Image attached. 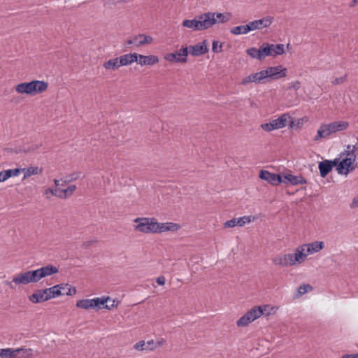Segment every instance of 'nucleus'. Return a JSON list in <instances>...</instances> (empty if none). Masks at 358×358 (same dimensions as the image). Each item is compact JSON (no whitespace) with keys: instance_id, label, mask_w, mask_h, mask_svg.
Returning a JSON list of instances; mask_svg holds the SVG:
<instances>
[{"instance_id":"obj_60","label":"nucleus","mask_w":358,"mask_h":358,"mask_svg":"<svg viewBox=\"0 0 358 358\" xmlns=\"http://www.w3.org/2000/svg\"><path fill=\"white\" fill-rule=\"evenodd\" d=\"M207 41L206 40H204L203 41H202L201 43H199L198 45H207Z\"/></svg>"},{"instance_id":"obj_31","label":"nucleus","mask_w":358,"mask_h":358,"mask_svg":"<svg viewBox=\"0 0 358 358\" xmlns=\"http://www.w3.org/2000/svg\"><path fill=\"white\" fill-rule=\"evenodd\" d=\"M285 46H265L268 50V56L275 57L285 52Z\"/></svg>"},{"instance_id":"obj_40","label":"nucleus","mask_w":358,"mask_h":358,"mask_svg":"<svg viewBox=\"0 0 358 358\" xmlns=\"http://www.w3.org/2000/svg\"><path fill=\"white\" fill-rule=\"evenodd\" d=\"M45 193L46 194L50 193L51 194H52L53 196H57L58 198H60V199H62V189H52V188H48L45 190Z\"/></svg>"},{"instance_id":"obj_16","label":"nucleus","mask_w":358,"mask_h":358,"mask_svg":"<svg viewBox=\"0 0 358 358\" xmlns=\"http://www.w3.org/2000/svg\"><path fill=\"white\" fill-rule=\"evenodd\" d=\"M153 38L150 36L138 34L131 37L127 41V45H145L152 43Z\"/></svg>"},{"instance_id":"obj_63","label":"nucleus","mask_w":358,"mask_h":358,"mask_svg":"<svg viewBox=\"0 0 358 358\" xmlns=\"http://www.w3.org/2000/svg\"><path fill=\"white\" fill-rule=\"evenodd\" d=\"M262 45H270V44H269V43H264Z\"/></svg>"},{"instance_id":"obj_19","label":"nucleus","mask_w":358,"mask_h":358,"mask_svg":"<svg viewBox=\"0 0 358 358\" xmlns=\"http://www.w3.org/2000/svg\"><path fill=\"white\" fill-rule=\"evenodd\" d=\"M282 182L286 184L289 183L293 185H296L306 184L307 181L301 176H294L292 174H287L285 175L283 178H282Z\"/></svg>"},{"instance_id":"obj_58","label":"nucleus","mask_w":358,"mask_h":358,"mask_svg":"<svg viewBox=\"0 0 358 358\" xmlns=\"http://www.w3.org/2000/svg\"><path fill=\"white\" fill-rule=\"evenodd\" d=\"M341 358H355V354L354 355L346 354V355H343Z\"/></svg>"},{"instance_id":"obj_7","label":"nucleus","mask_w":358,"mask_h":358,"mask_svg":"<svg viewBox=\"0 0 358 358\" xmlns=\"http://www.w3.org/2000/svg\"><path fill=\"white\" fill-rule=\"evenodd\" d=\"M108 299L109 297H97L91 299H80L77 301L76 306L78 308L85 310L90 308H109L108 306L106 304Z\"/></svg>"},{"instance_id":"obj_5","label":"nucleus","mask_w":358,"mask_h":358,"mask_svg":"<svg viewBox=\"0 0 358 358\" xmlns=\"http://www.w3.org/2000/svg\"><path fill=\"white\" fill-rule=\"evenodd\" d=\"M213 23L214 21L211 15L204 13L192 20H185L182 22V25L192 31H201L212 27Z\"/></svg>"},{"instance_id":"obj_48","label":"nucleus","mask_w":358,"mask_h":358,"mask_svg":"<svg viewBox=\"0 0 358 358\" xmlns=\"http://www.w3.org/2000/svg\"><path fill=\"white\" fill-rule=\"evenodd\" d=\"M165 278L164 276H159L157 278V282L159 285H164L165 284Z\"/></svg>"},{"instance_id":"obj_10","label":"nucleus","mask_w":358,"mask_h":358,"mask_svg":"<svg viewBox=\"0 0 358 358\" xmlns=\"http://www.w3.org/2000/svg\"><path fill=\"white\" fill-rule=\"evenodd\" d=\"M261 310L257 309L256 307L252 308L251 310L245 313L239 320L237 321L238 327H245L256 319L260 317Z\"/></svg>"},{"instance_id":"obj_61","label":"nucleus","mask_w":358,"mask_h":358,"mask_svg":"<svg viewBox=\"0 0 358 358\" xmlns=\"http://www.w3.org/2000/svg\"><path fill=\"white\" fill-rule=\"evenodd\" d=\"M212 45H218V42L216 41H213Z\"/></svg>"},{"instance_id":"obj_49","label":"nucleus","mask_w":358,"mask_h":358,"mask_svg":"<svg viewBox=\"0 0 358 358\" xmlns=\"http://www.w3.org/2000/svg\"><path fill=\"white\" fill-rule=\"evenodd\" d=\"M8 179L7 177H6V170L0 171V182H4Z\"/></svg>"},{"instance_id":"obj_14","label":"nucleus","mask_w":358,"mask_h":358,"mask_svg":"<svg viewBox=\"0 0 358 358\" xmlns=\"http://www.w3.org/2000/svg\"><path fill=\"white\" fill-rule=\"evenodd\" d=\"M259 178L273 185H277L282 182V177L279 174L273 173L265 170L260 171Z\"/></svg>"},{"instance_id":"obj_59","label":"nucleus","mask_w":358,"mask_h":358,"mask_svg":"<svg viewBox=\"0 0 358 358\" xmlns=\"http://www.w3.org/2000/svg\"><path fill=\"white\" fill-rule=\"evenodd\" d=\"M300 87V83L299 82H296L294 85L293 88L297 90Z\"/></svg>"},{"instance_id":"obj_35","label":"nucleus","mask_w":358,"mask_h":358,"mask_svg":"<svg viewBox=\"0 0 358 358\" xmlns=\"http://www.w3.org/2000/svg\"><path fill=\"white\" fill-rule=\"evenodd\" d=\"M19 350V358H31L33 356V350L31 348H17Z\"/></svg>"},{"instance_id":"obj_57","label":"nucleus","mask_w":358,"mask_h":358,"mask_svg":"<svg viewBox=\"0 0 358 358\" xmlns=\"http://www.w3.org/2000/svg\"><path fill=\"white\" fill-rule=\"evenodd\" d=\"M54 182H55V185H56V186H59V185H64V183H65L66 182H64V183H62V184H61V183H60V180H58V179H55V180H54Z\"/></svg>"},{"instance_id":"obj_42","label":"nucleus","mask_w":358,"mask_h":358,"mask_svg":"<svg viewBox=\"0 0 358 358\" xmlns=\"http://www.w3.org/2000/svg\"><path fill=\"white\" fill-rule=\"evenodd\" d=\"M134 348L136 350H138V351L147 350L145 342L144 341H141L136 343L134 345Z\"/></svg>"},{"instance_id":"obj_27","label":"nucleus","mask_w":358,"mask_h":358,"mask_svg":"<svg viewBox=\"0 0 358 358\" xmlns=\"http://www.w3.org/2000/svg\"><path fill=\"white\" fill-rule=\"evenodd\" d=\"M121 66L131 64V63L137 61V53L126 54L121 56L120 58Z\"/></svg>"},{"instance_id":"obj_43","label":"nucleus","mask_w":358,"mask_h":358,"mask_svg":"<svg viewBox=\"0 0 358 358\" xmlns=\"http://www.w3.org/2000/svg\"><path fill=\"white\" fill-rule=\"evenodd\" d=\"M56 286H58L59 287V288H58L59 292V296H62V295H65V293L67 291L69 285L61 283V284L57 285Z\"/></svg>"},{"instance_id":"obj_15","label":"nucleus","mask_w":358,"mask_h":358,"mask_svg":"<svg viewBox=\"0 0 358 358\" xmlns=\"http://www.w3.org/2000/svg\"><path fill=\"white\" fill-rule=\"evenodd\" d=\"M273 22V18L265 17L259 20H253L248 23L250 31L255 29H260L269 27Z\"/></svg>"},{"instance_id":"obj_29","label":"nucleus","mask_w":358,"mask_h":358,"mask_svg":"<svg viewBox=\"0 0 358 358\" xmlns=\"http://www.w3.org/2000/svg\"><path fill=\"white\" fill-rule=\"evenodd\" d=\"M257 309H259L261 310L260 317L263 315H270L272 314H274L277 308L268 304L263 305V306H259L256 307Z\"/></svg>"},{"instance_id":"obj_45","label":"nucleus","mask_w":358,"mask_h":358,"mask_svg":"<svg viewBox=\"0 0 358 358\" xmlns=\"http://www.w3.org/2000/svg\"><path fill=\"white\" fill-rule=\"evenodd\" d=\"M286 255L288 258L289 262L290 264V266H294L296 265V260L294 259V253H287Z\"/></svg>"},{"instance_id":"obj_30","label":"nucleus","mask_w":358,"mask_h":358,"mask_svg":"<svg viewBox=\"0 0 358 358\" xmlns=\"http://www.w3.org/2000/svg\"><path fill=\"white\" fill-rule=\"evenodd\" d=\"M119 62L120 59L116 57L104 62L103 66L106 70H115L121 66L120 63Z\"/></svg>"},{"instance_id":"obj_64","label":"nucleus","mask_w":358,"mask_h":358,"mask_svg":"<svg viewBox=\"0 0 358 358\" xmlns=\"http://www.w3.org/2000/svg\"><path fill=\"white\" fill-rule=\"evenodd\" d=\"M357 348H358V344H357Z\"/></svg>"},{"instance_id":"obj_12","label":"nucleus","mask_w":358,"mask_h":358,"mask_svg":"<svg viewBox=\"0 0 358 358\" xmlns=\"http://www.w3.org/2000/svg\"><path fill=\"white\" fill-rule=\"evenodd\" d=\"M262 70L252 73L242 79L241 81V85L245 87L248 86L250 84L255 83V84H259V83H265L264 77L263 75Z\"/></svg>"},{"instance_id":"obj_9","label":"nucleus","mask_w":358,"mask_h":358,"mask_svg":"<svg viewBox=\"0 0 358 358\" xmlns=\"http://www.w3.org/2000/svg\"><path fill=\"white\" fill-rule=\"evenodd\" d=\"M289 117H290L288 113H284L279 116L277 119L273 120L267 123L262 124L261 128L267 132L284 128L286 127L287 120Z\"/></svg>"},{"instance_id":"obj_22","label":"nucleus","mask_w":358,"mask_h":358,"mask_svg":"<svg viewBox=\"0 0 358 358\" xmlns=\"http://www.w3.org/2000/svg\"><path fill=\"white\" fill-rule=\"evenodd\" d=\"M206 14H210L211 16L213 15V25L216 23H224L231 20L232 17V15L231 13H213V12H207Z\"/></svg>"},{"instance_id":"obj_13","label":"nucleus","mask_w":358,"mask_h":358,"mask_svg":"<svg viewBox=\"0 0 358 358\" xmlns=\"http://www.w3.org/2000/svg\"><path fill=\"white\" fill-rule=\"evenodd\" d=\"M337 164L338 158H336L334 160L325 159L319 162L318 169L320 170L321 177L324 178L332 170L333 167L336 166Z\"/></svg>"},{"instance_id":"obj_50","label":"nucleus","mask_w":358,"mask_h":358,"mask_svg":"<svg viewBox=\"0 0 358 358\" xmlns=\"http://www.w3.org/2000/svg\"><path fill=\"white\" fill-rule=\"evenodd\" d=\"M283 257V263H284V267L290 266V264L289 262L288 258L286 255V254L282 255Z\"/></svg>"},{"instance_id":"obj_17","label":"nucleus","mask_w":358,"mask_h":358,"mask_svg":"<svg viewBox=\"0 0 358 358\" xmlns=\"http://www.w3.org/2000/svg\"><path fill=\"white\" fill-rule=\"evenodd\" d=\"M136 62L141 66H152L159 62V58L155 55H142L137 54Z\"/></svg>"},{"instance_id":"obj_56","label":"nucleus","mask_w":358,"mask_h":358,"mask_svg":"<svg viewBox=\"0 0 358 358\" xmlns=\"http://www.w3.org/2000/svg\"><path fill=\"white\" fill-rule=\"evenodd\" d=\"M41 146V145H35L34 146H33L31 148L29 149L28 151H34V150H36L37 149H38Z\"/></svg>"},{"instance_id":"obj_26","label":"nucleus","mask_w":358,"mask_h":358,"mask_svg":"<svg viewBox=\"0 0 358 358\" xmlns=\"http://www.w3.org/2000/svg\"><path fill=\"white\" fill-rule=\"evenodd\" d=\"M40 273L41 274L42 278L50 276L52 274H55L58 273V268L51 264L46 265L45 266L39 268Z\"/></svg>"},{"instance_id":"obj_36","label":"nucleus","mask_w":358,"mask_h":358,"mask_svg":"<svg viewBox=\"0 0 358 358\" xmlns=\"http://www.w3.org/2000/svg\"><path fill=\"white\" fill-rule=\"evenodd\" d=\"M76 186L75 185H69L67 188L62 189V199H66L73 194L76 190Z\"/></svg>"},{"instance_id":"obj_55","label":"nucleus","mask_w":358,"mask_h":358,"mask_svg":"<svg viewBox=\"0 0 358 358\" xmlns=\"http://www.w3.org/2000/svg\"><path fill=\"white\" fill-rule=\"evenodd\" d=\"M95 242H96V240L91 241L84 242L83 243V246L86 248V247L89 246L91 243H95Z\"/></svg>"},{"instance_id":"obj_28","label":"nucleus","mask_w":358,"mask_h":358,"mask_svg":"<svg viewBox=\"0 0 358 358\" xmlns=\"http://www.w3.org/2000/svg\"><path fill=\"white\" fill-rule=\"evenodd\" d=\"M22 172L24 173L23 178L25 179L34 175H38L42 173V169L38 166H29L27 168L22 169Z\"/></svg>"},{"instance_id":"obj_34","label":"nucleus","mask_w":358,"mask_h":358,"mask_svg":"<svg viewBox=\"0 0 358 358\" xmlns=\"http://www.w3.org/2000/svg\"><path fill=\"white\" fill-rule=\"evenodd\" d=\"M236 226L243 227V222H241L239 217L233 218L224 223V227L225 228H233Z\"/></svg>"},{"instance_id":"obj_2","label":"nucleus","mask_w":358,"mask_h":358,"mask_svg":"<svg viewBox=\"0 0 358 358\" xmlns=\"http://www.w3.org/2000/svg\"><path fill=\"white\" fill-rule=\"evenodd\" d=\"M358 145H348L345 152L341 154V159L338 158L336 171L338 174L347 176L358 167Z\"/></svg>"},{"instance_id":"obj_39","label":"nucleus","mask_w":358,"mask_h":358,"mask_svg":"<svg viewBox=\"0 0 358 358\" xmlns=\"http://www.w3.org/2000/svg\"><path fill=\"white\" fill-rule=\"evenodd\" d=\"M22 172V169L17 168L14 169L6 170V177L10 178V177L17 176Z\"/></svg>"},{"instance_id":"obj_44","label":"nucleus","mask_w":358,"mask_h":358,"mask_svg":"<svg viewBox=\"0 0 358 358\" xmlns=\"http://www.w3.org/2000/svg\"><path fill=\"white\" fill-rule=\"evenodd\" d=\"M239 218L241 222H243V226L245 225V224H249L251 222L255 221L256 219L255 217L252 216H243L240 217Z\"/></svg>"},{"instance_id":"obj_53","label":"nucleus","mask_w":358,"mask_h":358,"mask_svg":"<svg viewBox=\"0 0 358 358\" xmlns=\"http://www.w3.org/2000/svg\"><path fill=\"white\" fill-rule=\"evenodd\" d=\"M356 6H358V0H352L349 3V7L353 8Z\"/></svg>"},{"instance_id":"obj_24","label":"nucleus","mask_w":358,"mask_h":358,"mask_svg":"<svg viewBox=\"0 0 358 358\" xmlns=\"http://www.w3.org/2000/svg\"><path fill=\"white\" fill-rule=\"evenodd\" d=\"M19 350L12 348H1V358H19Z\"/></svg>"},{"instance_id":"obj_54","label":"nucleus","mask_w":358,"mask_h":358,"mask_svg":"<svg viewBox=\"0 0 358 358\" xmlns=\"http://www.w3.org/2000/svg\"><path fill=\"white\" fill-rule=\"evenodd\" d=\"M79 173H75L70 176L69 180H75L79 177Z\"/></svg>"},{"instance_id":"obj_8","label":"nucleus","mask_w":358,"mask_h":358,"mask_svg":"<svg viewBox=\"0 0 358 358\" xmlns=\"http://www.w3.org/2000/svg\"><path fill=\"white\" fill-rule=\"evenodd\" d=\"M265 82L278 80L287 76V69L281 65L270 66L262 70Z\"/></svg>"},{"instance_id":"obj_1","label":"nucleus","mask_w":358,"mask_h":358,"mask_svg":"<svg viewBox=\"0 0 358 358\" xmlns=\"http://www.w3.org/2000/svg\"><path fill=\"white\" fill-rule=\"evenodd\" d=\"M135 230L139 232L157 234L166 231H176L180 229L179 224L173 222H158L155 218L137 217L134 220Z\"/></svg>"},{"instance_id":"obj_23","label":"nucleus","mask_w":358,"mask_h":358,"mask_svg":"<svg viewBox=\"0 0 358 358\" xmlns=\"http://www.w3.org/2000/svg\"><path fill=\"white\" fill-rule=\"evenodd\" d=\"M294 259L296 260V264H301L306 259L308 254L306 253V248L303 245L298 246L294 250Z\"/></svg>"},{"instance_id":"obj_32","label":"nucleus","mask_w":358,"mask_h":358,"mask_svg":"<svg viewBox=\"0 0 358 358\" xmlns=\"http://www.w3.org/2000/svg\"><path fill=\"white\" fill-rule=\"evenodd\" d=\"M231 33L234 35L245 34L250 31L248 24L245 25H239L231 29Z\"/></svg>"},{"instance_id":"obj_20","label":"nucleus","mask_w":358,"mask_h":358,"mask_svg":"<svg viewBox=\"0 0 358 358\" xmlns=\"http://www.w3.org/2000/svg\"><path fill=\"white\" fill-rule=\"evenodd\" d=\"M306 253L310 255H313L322 250L324 248V243L323 241H313L309 243L303 244Z\"/></svg>"},{"instance_id":"obj_33","label":"nucleus","mask_w":358,"mask_h":358,"mask_svg":"<svg viewBox=\"0 0 358 358\" xmlns=\"http://www.w3.org/2000/svg\"><path fill=\"white\" fill-rule=\"evenodd\" d=\"M193 55H201L208 52V46H191Z\"/></svg>"},{"instance_id":"obj_37","label":"nucleus","mask_w":358,"mask_h":358,"mask_svg":"<svg viewBox=\"0 0 358 358\" xmlns=\"http://www.w3.org/2000/svg\"><path fill=\"white\" fill-rule=\"evenodd\" d=\"M312 289L311 286L308 284L301 285L297 289V294L296 297L301 296L306 293H307L309 290Z\"/></svg>"},{"instance_id":"obj_62","label":"nucleus","mask_w":358,"mask_h":358,"mask_svg":"<svg viewBox=\"0 0 358 358\" xmlns=\"http://www.w3.org/2000/svg\"><path fill=\"white\" fill-rule=\"evenodd\" d=\"M355 358H358V353L357 354H355Z\"/></svg>"},{"instance_id":"obj_41","label":"nucleus","mask_w":358,"mask_h":358,"mask_svg":"<svg viewBox=\"0 0 358 358\" xmlns=\"http://www.w3.org/2000/svg\"><path fill=\"white\" fill-rule=\"evenodd\" d=\"M273 263L276 266L284 267L283 257L282 255H277L272 259Z\"/></svg>"},{"instance_id":"obj_21","label":"nucleus","mask_w":358,"mask_h":358,"mask_svg":"<svg viewBox=\"0 0 358 358\" xmlns=\"http://www.w3.org/2000/svg\"><path fill=\"white\" fill-rule=\"evenodd\" d=\"M268 50L266 49L265 46H263L261 49H256L254 47H251L247 50V53L251 57L261 60L268 56Z\"/></svg>"},{"instance_id":"obj_4","label":"nucleus","mask_w":358,"mask_h":358,"mask_svg":"<svg viewBox=\"0 0 358 358\" xmlns=\"http://www.w3.org/2000/svg\"><path fill=\"white\" fill-rule=\"evenodd\" d=\"M42 279L39 268L33 271H27L19 273L13 277L10 282H7V285L11 288L15 289L17 285H27L29 283L38 282Z\"/></svg>"},{"instance_id":"obj_18","label":"nucleus","mask_w":358,"mask_h":358,"mask_svg":"<svg viewBox=\"0 0 358 358\" xmlns=\"http://www.w3.org/2000/svg\"><path fill=\"white\" fill-rule=\"evenodd\" d=\"M32 95L41 94L45 92L48 88V83L44 80H31Z\"/></svg>"},{"instance_id":"obj_52","label":"nucleus","mask_w":358,"mask_h":358,"mask_svg":"<svg viewBox=\"0 0 358 358\" xmlns=\"http://www.w3.org/2000/svg\"><path fill=\"white\" fill-rule=\"evenodd\" d=\"M214 52H220L222 50V46H212Z\"/></svg>"},{"instance_id":"obj_46","label":"nucleus","mask_w":358,"mask_h":358,"mask_svg":"<svg viewBox=\"0 0 358 358\" xmlns=\"http://www.w3.org/2000/svg\"><path fill=\"white\" fill-rule=\"evenodd\" d=\"M346 80V76H344L343 77H341V78H335L332 83L334 85H339V84H341L343 83H344Z\"/></svg>"},{"instance_id":"obj_51","label":"nucleus","mask_w":358,"mask_h":358,"mask_svg":"<svg viewBox=\"0 0 358 358\" xmlns=\"http://www.w3.org/2000/svg\"><path fill=\"white\" fill-rule=\"evenodd\" d=\"M350 207L352 208H358V198H355L351 204H350Z\"/></svg>"},{"instance_id":"obj_3","label":"nucleus","mask_w":358,"mask_h":358,"mask_svg":"<svg viewBox=\"0 0 358 358\" xmlns=\"http://www.w3.org/2000/svg\"><path fill=\"white\" fill-rule=\"evenodd\" d=\"M349 123L347 121H334L328 124L320 125L314 137V141H318L322 138H326L330 135L338 131H343L348 129Z\"/></svg>"},{"instance_id":"obj_47","label":"nucleus","mask_w":358,"mask_h":358,"mask_svg":"<svg viewBox=\"0 0 358 358\" xmlns=\"http://www.w3.org/2000/svg\"><path fill=\"white\" fill-rule=\"evenodd\" d=\"M76 293V289L74 287H71L70 285L67 291L65 293V295L71 296Z\"/></svg>"},{"instance_id":"obj_25","label":"nucleus","mask_w":358,"mask_h":358,"mask_svg":"<svg viewBox=\"0 0 358 358\" xmlns=\"http://www.w3.org/2000/svg\"><path fill=\"white\" fill-rule=\"evenodd\" d=\"M15 91L19 94H25L32 95L31 91V83H22L15 86Z\"/></svg>"},{"instance_id":"obj_6","label":"nucleus","mask_w":358,"mask_h":358,"mask_svg":"<svg viewBox=\"0 0 358 358\" xmlns=\"http://www.w3.org/2000/svg\"><path fill=\"white\" fill-rule=\"evenodd\" d=\"M58 286H52L44 289H38L29 296V299L34 303L46 301L49 299L59 296Z\"/></svg>"},{"instance_id":"obj_38","label":"nucleus","mask_w":358,"mask_h":358,"mask_svg":"<svg viewBox=\"0 0 358 358\" xmlns=\"http://www.w3.org/2000/svg\"><path fill=\"white\" fill-rule=\"evenodd\" d=\"M162 341L155 342L153 340L148 341L145 343L147 350H153L159 347Z\"/></svg>"},{"instance_id":"obj_11","label":"nucleus","mask_w":358,"mask_h":358,"mask_svg":"<svg viewBox=\"0 0 358 358\" xmlns=\"http://www.w3.org/2000/svg\"><path fill=\"white\" fill-rule=\"evenodd\" d=\"M188 51L187 46L180 49L178 52L166 54L165 59L171 62L184 63L187 61Z\"/></svg>"}]
</instances>
